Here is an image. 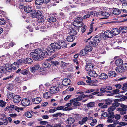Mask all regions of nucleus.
Segmentation results:
<instances>
[{
    "mask_svg": "<svg viewBox=\"0 0 127 127\" xmlns=\"http://www.w3.org/2000/svg\"><path fill=\"white\" fill-rule=\"evenodd\" d=\"M61 113L60 112L57 113L53 115L52 116L53 117H57L59 116L61 117Z\"/></svg>",
    "mask_w": 127,
    "mask_h": 127,
    "instance_id": "nucleus-63",
    "label": "nucleus"
},
{
    "mask_svg": "<svg viewBox=\"0 0 127 127\" xmlns=\"http://www.w3.org/2000/svg\"><path fill=\"white\" fill-rule=\"evenodd\" d=\"M122 69L124 70L127 69V63H126L125 64H123L121 67L120 66L117 67L116 68L115 70L116 71H122Z\"/></svg>",
    "mask_w": 127,
    "mask_h": 127,
    "instance_id": "nucleus-8",
    "label": "nucleus"
},
{
    "mask_svg": "<svg viewBox=\"0 0 127 127\" xmlns=\"http://www.w3.org/2000/svg\"><path fill=\"white\" fill-rule=\"evenodd\" d=\"M15 45V42L12 41L9 44H5L4 46V48L6 49H7L10 47H12Z\"/></svg>",
    "mask_w": 127,
    "mask_h": 127,
    "instance_id": "nucleus-21",
    "label": "nucleus"
},
{
    "mask_svg": "<svg viewBox=\"0 0 127 127\" xmlns=\"http://www.w3.org/2000/svg\"><path fill=\"white\" fill-rule=\"evenodd\" d=\"M62 35L60 34H56V39H60L62 37Z\"/></svg>",
    "mask_w": 127,
    "mask_h": 127,
    "instance_id": "nucleus-61",
    "label": "nucleus"
},
{
    "mask_svg": "<svg viewBox=\"0 0 127 127\" xmlns=\"http://www.w3.org/2000/svg\"><path fill=\"white\" fill-rule=\"evenodd\" d=\"M106 90H111L112 89V87L109 86H105Z\"/></svg>",
    "mask_w": 127,
    "mask_h": 127,
    "instance_id": "nucleus-62",
    "label": "nucleus"
},
{
    "mask_svg": "<svg viewBox=\"0 0 127 127\" xmlns=\"http://www.w3.org/2000/svg\"><path fill=\"white\" fill-rule=\"evenodd\" d=\"M25 115L27 117L31 118L32 116V114L29 112H27L25 113Z\"/></svg>",
    "mask_w": 127,
    "mask_h": 127,
    "instance_id": "nucleus-53",
    "label": "nucleus"
},
{
    "mask_svg": "<svg viewBox=\"0 0 127 127\" xmlns=\"http://www.w3.org/2000/svg\"><path fill=\"white\" fill-rule=\"evenodd\" d=\"M81 98L80 99V97L79 96L78 97L74 98L71 100L70 102V103H74L75 101H81Z\"/></svg>",
    "mask_w": 127,
    "mask_h": 127,
    "instance_id": "nucleus-44",
    "label": "nucleus"
},
{
    "mask_svg": "<svg viewBox=\"0 0 127 127\" xmlns=\"http://www.w3.org/2000/svg\"><path fill=\"white\" fill-rule=\"evenodd\" d=\"M106 90L105 86L102 87L100 89V90L101 92L104 93L105 92Z\"/></svg>",
    "mask_w": 127,
    "mask_h": 127,
    "instance_id": "nucleus-59",
    "label": "nucleus"
},
{
    "mask_svg": "<svg viewBox=\"0 0 127 127\" xmlns=\"http://www.w3.org/2000/svg\"><path fill=\"white\" fill-rule=\"evenodd\" d=\"M78 101H76L73 103V105L75 106H79L81 105V104Z\"/></svg>",
    "mask_w": 127,
    "mask_h": 127,
    "instance_id": "nucleus-57",
    "label": "nucleus"
},
{
    "mask_svg": "<svg viewBox=\"0 0 127 127\" xmlns=\"http://www.w3.org/2000/svg\"><path fill=\"white\" fill-rule=\"evenodd\" d=\"M52 89H50V90H51V92L52 93V94H54L57 93L58 91V88L56 87H52Z\"/></svg>",
    "mask_w": 127,
    "mask_h": 127,
    "instance_id": "nucleus-35",
    "label": "nucleus"
},
{
    "mask_svg": "<svg viewBox=\"0 0 127 127\" xmlns=\"http://www.w3.org/2000/svg\"><path fill=\"white\" fill-rule=\"evenodd\" d=\"M89 75L92 77H96L97 76V74L96 72H89Z\"/></svg>",
    "mask_w": 127,
    "mask_h": 127,
    "instance_id": "nucleus-36",
    "label": "nucleus"
},
{
    "mask_svg": "<svg viewBox=\"0 0 127 127\" xmlns=\"http://www.w3.org/2000/svg\"><path fill=\"white\" fill-rule=\"evenodd\" d=\"M19 66V64L17 62H14L11 65V67L9 66L8 64H6L4 65V66H1L0 67V71H10L14 70L17 69Z\"/></svg>",
    "mask_w": 127,
    "mask_h": 127,
    "instance_id": "nucleus-2",
    "label": "nucleus"
},
{
    "mask_svg": "<svg viewBox=\"0 0 127 127\" xmlns=\"http://www.w3.org/2000/svg\"><path fill=\"white\" fill-rule=\"evenodd\" d=\"M32 101L33 103L37 104L40 103L41 101V98L38 97L33 99Z\"/></svg>",
    "mask_w": 127,
    "mask_h": 127,
    "instance_id": "nucleus-19",
    "label": "nucleus"
},
{
    "mask_svg": "<svg viewBox=\"0 0 127 127\" xmlns=\"http://www.w3.org/2000/svg\"><path fill=\"white\" fill-rule=\"evenodd\" d=\"M109 113L108 114V117H109V118H114L115 117L114 112H111Z\"/></svg>",
    "mask_w": 127,
    "mask_h": 127,
    "instance_id": "nucleus-45",
    "label": "nucleus"
},
{
    "mask_svg": "<svg viewBox=\"0 0 127 127\" xmlns=\"http://www.w3.org/2000/svg\"><path fill=\"white\" fill-rule=\"evenodd\" d=\"M98 43L95 41H91L90 43V45L92 46H93L94 47H95L98 44Z\"/></svg>",
    "mask_w": 127,
    "mask_h": 127,
    "instance_id": "nucleus-50",
    "label": "nucleus"
},
{
    "mask_svg": "<svg viewBox=\"0 0 127 127\" xmlns=\"http://www.w3.org/2000/svg\"><path fill=\"white\" fill-rule=\"evenodd\" d=\"M51 44L50 45V46L48 47L47 48V51L50 52H53L55 51V49L52 47Z\"/></svg>",
    "mask_w": 127,
    "mask_h": 127,
    "instance_id": "nucleus-34",
    "label": "nucleus"
},
{
    "mask_svg": "<svg viewBox=\"0 0 127 127\" xmlns=\"http://www.w3.org/2000/svg\"><path fill=\"white\" fill-rule=\"evenodd\" d=\"M113 93H111V95H113L114 94H117L119 93V90L118 89H116L112 91Z\"/></svg>",
    "mask_w": 127,
    "mask_h": 127,
    "instance_id": "nucleus-54",
    "label": "nucleus"
},
{
    "mask_svg": "<svg viewBox=\"0 0 127 127\" xmlns=\"http://www.w3.org/2000/svg\"><path fill=\"white\" fill-rule=\"evenodd\" d=\"M22 105L24 106H28L30 103V101L29 100L27 99H23L21 101Z\"/></svg>",
    "mask_w": 127,
    "mask_h": 127,
    "instance_id": "nucleus-10",
    "label": "nucleus"
},
{
    "mask_svg": "<svg viewBox=\"0 0 127 127\" xmlns=\"http://www.w3.org/2000/svg\"><path fill=\"white\" fill-rule=\"evenodd\" d=\"M59 42L60 45V48L61 47L64 48L67 47V45L65 42L61 41H59Z\"/></svg>",
    "mask_w": 127,
    "mask_h": 127,
    "instance_id": "nucleus-20",
    "label": "nucleus"
},
{
    "mask_svg": "<svg viewBox=\"0 0 127 127\" xmlns=\"http://www.w3.org/2000/svg\"><path fill=\"white\" fill-rule=\"evenodd\" d=\"M116 109V107L113 105L108 108V112H111L113 111Z\"/></svg>",
    "mask_w": 127,
    "mask_h": 127,
    "instance_id": "nucleus-42",
    "label": "nucleus"
},
{
    "mask_svg": "<svg viewBox=\"0 0 127 127\" xmlns=\"http://www.w3.org/2000/svg\"><path fill=\"white\" fill-rule=\"evenodd\" d=\"M13 85L11 84H9L8 87L7 89L9 90H11L13 88Z\"/></svg>",
    "mask_w": 127,
    "mask_h": 127,
    "instance_id": "nucleus-60",
    "label": "nucleus"
},
{
    "mask_svg": "<svg viewBox=\"0 0 127 127\" xmlns=\"http://www.w3.org/2000/svg\"><path fill=\"white\" fill-rule=\"evenodd\" d=\"M112 100L111 99H108L105 101V104L107 105L110 104L112 102Z\"/></svg>",
    "mask_w": 127,
    "mask_h": 127,
    "instance_id": "nucleus-46",
    "label": "nucleus"
},
{
    "mask_svg": "<svg viewBox=\"0 0 127 127\" xmlns=\"http://www.w3.org/2000/svg\"><path fill=\"white\" fill-rule=\"evenodd\" d=\"M74 39V36L72 35L68 36L67 38V40L69 42H72Z\"/></svg>",
    "mask_w": 127,
    "mask_h": 127,
    "instance_id": "nucleus-29",
    "label": "nucleus"
},
{
    "mask_svg": "<svg viewBox=\"0 0 127 127\" xmlns=\"http://www.w3.org/2000/svg\"><path fill=\"white\" fill-rule=\"evenodd\" d=\"M120 2L122 3V6H125V7L127 8V2H126L127 0H120Z\"/></svg>",
    "mask_w": 127,
    "mask_h": 127,
    "instance_id": "nucleus-39",
    "label": "nucleus"
},
{
    "mask_svg": "<svg viewBox=\"0 0 127 127\" xmlns=\"http://www.w3.org/2000/svg\"><path fill=\"white\" fill-rule=\"evenodd\" d=\"M123 63V61L121 59H117L115 62L116 65L117 66H120L122 65Z\"/></svg>",
    "mask_w": 127,
    "mask_h": 127,
    "instance_id": "nucleus-25",
    "label": "nucleus"
},
{
    "mask_svg": "<svg viewBox=\"0 0 127 127\" xmlns=\"http://www.w3.org/2000/svg\"><path fill=\"white\" fill-rule=\"evenodd\" d=\"M44 2V0H37L35 1V3L37 5H40Z\"/></svg>",
    "mask_w": 127,
    "mask_h": 127,
    "instance_id": "nucleus-43",
    "label": "nucleus"
},
{
    "mask_svg": "<svg viewBox=\"0 0 127 127\" xmlns=\"http://www.w3.org/2000/svg\"><path fill=\"white\" fill-rule=\"evenodd\" d=\"M51 92H46L43 94V97L46 98H49L51 96Z\"/></svg>",
    "mask_w": 127,
    "mask_h": 127,
    "instance_id": "nucleus-26",
    "label": "nucleus"
},
{
    "mask_svg": "<svg viewBox=\"0 0 127 127\" xmlns=\"http://www.w3.org/2000/svg\"><path fill=\"white\" fill-rule=\"evenodd\" d=\"M43 68H40L39 65L38 64H37L35 65L34 67H31L28 68L27 69H26V71H35L38 70L39 71H43Z\"/></svg>",
    "mask_w": 127,
    "mask_h": 127,
    "instance_id": "nucleus-4",
    "label": "nucleus"
},
{
    "mask_svg": "<svg viewBox=\"0 0 127 127\" xmlns=\"http://www.w3.org/2000/svg\"><path fill=\"white\" fill-rule=\"evenodd\" d=\"M95 105V103L94 102H90L87 104V106L88 107H92Z\"/></svg>",
    "mask_w": 127,
    "mask_h": 127,
    "instance_id": "nucleus-52",
    "label": "nucleus"
},
{
    "mask_svg": "<svg viewBox=\"0 0 127 127\" xmlns=\"http://www.w3.org/2000/svg\"><path fill=\"white\" fill-rule=\"evenodd\" d=\"M67 122L69 124H73L75 121L74 119L72 117L69 118L67 119Z\"/></svg>",
    "mask_w": 127,
    "mask_h": 127,
    "instance_id": "nucleus-31",
    "label": "nucleus"
},
{
    "mask_svg": "<svg viewBox=\"0 0 127 127\" xmlns=\"http://www.w3.org/2000/svg\"><path fill=\"white\" fill-rule=\"evenodd\" d=\"M86 12L87 14L83 16V18L84 19L89 18L91 15L96 16L98 14L97 12L96 11H86Z\"/></svg>",
    "mask_w": 127,
    "mask_h": 127,
    "instance_id": "nucleus-5",
    "label": "nucleus"
},
{
    "mask_svg": "<svg viewBox=\"0 0 127 127\" xmlns=\"http://www.w3.org/2000/svg\"><path fill=\"white\" fill-rule=\"evenodd\" d=\"M74 26L77 27H81V31L82 33H83L87 29V27L84 25H75L73 24Z\"/></svg>",
    "mask_w": 127,
    "mask_h": 127,
    "instance_id": "nucleus-18",
    "label": "nucleus"
},
{
    "mask_svg": "<svg viewBox=\"0 0 127 127\" xmlns=\"http://www.w3.org/2000/svg\"><path fill=\"white\" fill-rule=\"evenodd\" d=\"M51 45L52 47H54L55 49H60V44H59V41L57 43H54L51 44Z\"/></svg>",
    "mask_w": 127,
    "mask_h": 127,
    "instance_id": "nucleus-16",
    "label": "nucleus"
},
{
    "mask_svg": "<svg viewBox=\"0 0 127 127\" xmlns=\"http://www.w3.org/2000/svg\"><path fill=\"white\" fill-rule=\"evenodd\" d=\"M69 31V33L71 34V35L74 36L76 35L77 34V32L76 30L73 29H70Z\"/></svg>",
    "mask_w": 127,
    "mask_h": 127,
    "instance_id": "nucleus-32",
    "label": "nucleus"
},
{
    "mask_svg": "<svg viewBox=\"0 0 127 127\" xmlns=\"http://www.w3.org/2000/svg\"><path fill=\"white\" fill-rule=\"evenodd\" d=\"M71 83V80L68 79H65L63 80L62 82V84L64 86H67L70 85Z\"/></svg>",
    "mask_w": 127,
    "mask_h": 127,
    "instance_id": "nucleus-12",
    "label": "nucleus"
},
{
    "mask_svg": "<svg viewBox=\"0 0 127 127\" xmlns=\"http://www.w3.org/2000/svg\"><path fill=\"white\" fill-rule=\"evenodd\" d=\"M127 89V83H125L123 84L122 88V89L124 90L123 91H122V92L124 93V92H125V91H124Z\"/></svg>",
    "mask_w": 127,
    "mask_h": 127,
    "instance_id": "nucleus-55",
    "label": "nucleus"
},
{
    "mask_svg": "<svg viewBox=\"0 0 127 127\" xmlns=\"http://www.w3.org/2000/svg\"><path fill=\"white\" fill-rule=\"evenodd\" d=\"M120 31L123 33H125L127 32V27H121L119 28Z\"/></svg>",
    "mask_w": 127,
    "mask_h": 127,
    "instance_id": "nucleus-24",
    "label": "nucleus"
},
{
    "mask_svg": "<svg viewBox=\"0 0 127 127\" xmlns=\"http://www.w3.org/2000/svg\"><path fill=\"white\" fill-rule=\"evenodd\" d=\"M13 100L15 103H17L21 101V98L19 96L16 95L13 97Z\"/></svg>",
    "mask_w": 127,
    "mask_h": 127,
    "instance_id": "nucleus-13",
    "label": "nucleus"
},
{
    "mask_svg": "<svg viewBox=\"0 0 127 127\" xmlns=\"http://www.w3.org/2000/svg\"><path fill=\"white\" fill-rule=\"evenodd\" d=\"M87 118L86 117L84 118L82 121H80L79 122V124L81 125L83 124L87 120Z\"/></svg>",
    "mask_w": 127,
    "mask_h": 127,
    "instance_id": "nucleus-47",
    "label": "nucleus"
},
{
    "mask_svg": "<svg viewBox=\"0 0 127 127\" xmlns=\"http://www.w3.org/2000/svg\"><path fill=\"white\" fill-rule=\"evenodd\" d=\"M6 102H4L3 100H0V106L1 107H4L6 104Z\"/></svg>",
    "mask_w": 127,
    "mask_h": 127,
    "instance_id": "nucleus-56",
    "label": "nucleus"
},
{
    "mask_svg": "<svg viewBox=\"0 0 127 127\" xmlns=\"http://www.w3.org/2000/svg\"><path fill=\"white\" fill-rule=\"evenodd\" d=\"M111 31L113 36L117 35L119 34L120 33L119 30L117 28L113 29H112Z\"/></svg>",
    "mask_w": 127,
    "mask_h": 127,
    "instance_id": "nucleus-15",
    "label": "nucleus"
},
{
    "mask_svg": "<svg viewBox=\"0 0 127 127\" xmlns=\"http://www.w3.org/2000/svg\"><path fill=\"white\" fill-rule=\"evenodd\" d=\"M121 108H118L117 109V111L120 112V114L121 115H124L126 113L127 110V106L124 104H121L120 105Z\"/></svg>",
    "mask_w": 127,
    "mask_h": 127,
    "instance_id": "nucleus-3",
    "label": "nucleus"
},
{
    "mask_svg": "<svg viewBox=\"0 0 127 127\" xmlns=\"http://www.w3.org/2000/svg\"><path fill=\"white\" fill-rule=\"evenodd\" d=\"M97 13L98 14L96 16L98 17L101 15V16H103L105 17L104 18H107L110 15L107 12L101 11L99 12H97Z\"/></svg>",
    "mask_w": 127,
    "mask_h": 127,
    "instance_id": "nucleus-9",
    "label": "nucleus"
},
{
    "mask_svg": "<svg viewBox=\"0 0 127 127\" xmlns=\"http://www.w3.org/2000/svg\"><path fill=\"white\" fill-rule=\"evenodd\" d=\"M42 65L44 68L50 67V64L48 63H44L42 64Z\"/></svg>",
    "mask_w": 127,
    "mask_h": 127,
    "instance_id": "nucleus-51",
    "label": "nucleus"
},
{
    "mask_svg": "<svg viewBox=\"0 0 127 127\" xmlns=\"http://www.w3.org/2000/svg\"><path fill=\"white\" fill-rule=\"evenodd\" d=\"M59 64V62L58 61H52L51 62V65L53 66H55L58 65Z\"/></svg>",
    "mask_w": 127,
    "mask_h": 127,
    "instance_id": "nucleus-48",
    "label": "nucleus"
},
{
    "mask_svg": "<svg viewBox=\"0 0 127 127\" xmlns=\"http://www.w3.org/2000/svg\"><path fill=\"white\" fill-rule=\"evenodd\" d=\"M94 24L93 22H92L90 26V29L89 31V32L87 33V34L88 35L90 34H91L92 32H93V25Z\"/></svg>",
    "mask_w": 127,
    "mask_h": 127,
    "instance_id": "nucleus-33",
    "label": "nucleus"
},
{
    "mask_svg": "<svg viewBox=\"0 0 127 127\" xmlns=\"http://www.w3.org/2000/svg\"><path fill=\"white\" fill-rule=\"evenodd\" d=\"M86 82L87 83H89V85H92V84L94 83L95 82L94 81L88 80H86Z\"/></svg>",
    "mask_w": 127,
    "mask_h": 127,
    "instance_id": "nucleus-64",
    "label": "nucleus"
},
{
    "mask_svg": "<svg viewBox=\"0 0 127 127\" xmlns=\"http://www.w3.org/2000/svg\"><path fill=\"white\" fill-rule=\"evenodd\" d=\"M32 59L30 58H27L25 59L24 61V63L27 64L32 63Z\"/></svg>",
    "mask_w": 127,
    "mask_h": 127,
    "instance_id": "nucleus-28",
    "label": "nucleus"
},
{
    "mask_svg": "<svg viewBox=\"0 0 127 127\" xmlns=\"http://www.w3.org/2000/svg\"><path fill=\"white\" fill-rule=\"evenodd\" d=\"M47 54V51H46L45 53L43 50L38 49L35 50L34 52L31 53L30 56L35 60H41L44 57L45 54Z\"/></svg>",
    "mask_w": 127,
    "mask_h": 127,
    "instance_id": "nucleus-1",
    "label": "nucleus"
},
{
    "mask_svg": "<svg viewBox=\"0 0 127 127\" xmlns=\"http://www.w3.org/2000/svg\"><path fill=\"white\" fill-rule=\"evenodd\" d=\"M6 21L4 19H0V24L1 25H4L6 23Z\"/></svg>",
    "mask_w": 127,
    "mask_h": 127,
    "instance_id": "nucleus-58",
    "label": "nucleus"
},
{
    "mask_svg": "<svg viewBox=\"0 0 127 127\" xmlns=\"http://www.w3.org/2000/svg\"><path fill=\"white\" fill-rule=\"evenodd\" d=\"M32 8L30 5H27L24 6V10L25 12L29 13L32 10Z\"/></svg>",
    "mask_w": 127,
    "mask_h": 127,
    "instance_id": "nucleus-14",
    "label": "nucleus"
},
{
    "mask_svg": "<svg viewBox=\"0 0 127 127\" xmlns=\"http://www.w3.org/2000/svg\"><path fill=\"white\" fill-rule=\"evenodd\" d=\"M94 65L91 63H88L86 66V69L88 71H95L93 70Z\"/></svg>",
    "mask_w": 127,
    "mask_h": 127,
    "instance_id": "nucleus-7",
    "label": "nucleus"
},
{
    "mask_svg": "<svg viewBox=\"0 0 127 127\" xmlns=\"http://www.w3.org/2000/svg\"><path fill=\"white\" fill-rule=\"evenodd\" d=\"M104 33H101L100 36L96 35L93 38V40L95 42L99 43L101 39H104Z\"/></svg>",
    "mask_w": 127,
    "mask_h": 127,
    "instance_id": "nucleus-6",
    "label": "nucleus"
},
{
    "mask_svg": "<svg viewBox=\"0 0 127 127\" xmlns=\"http://www.w3.org/2000/svg\"><path fill=\"white\" fill-rule=\"evenodd\" d=\"M108 77V76L105 73H102L99 76V78L103 80L107 79Z\"/></svg>",
    "mask_w": 127,
    "mask_h": 127,
    "instance_id": "nucleus-22",
    "label": "nucleus"
},
{
    "mask_svg": "<svg viewBox=\"0 0 127 127\" xmlns=\"http://www.w3.org/2000/svg\"><path fill=\"white\" fill-rule=\"evenodd\" d=\"M48 21L50 23L54 22L56 21V18L54 17H50L48 19Z\"/></svg>",
    "mask_w": 127,
    "mask_h": 127,
    "instance_id": "nucleus-38",
    "label": "nucleus"
},
{
    "mask_svg": "<svg viewBox=\"0 0 127 127\" xmlns=\"http://www.w3.org/2000/svg\"><path fill=\"white\" fill-rule=\"evenodd\" d=\"M87 52L86 50L85 49L81 50L79 53V54L80 55L83 56L85 55Z\"/></svg>",
    "mask_w": 127,
    "mask_h": 127,
    "instance_id": "nucleus-37",
    "label": "nucleus"
},
{
    "mask_svg": "<svg viewBox=\"0 0 127 127\" xmlns=\"http://www.w3.org/2000/svg\"><path fill=\"white\" fill-rule=\"evenodd\" d=\"M111 12L113 14L116 15H118L120 13V10L117 8H113Z\"/></svg>",
    "mask_w": 127,
    "mask_h": 127,
    "instance_id": "nucleus-17",
    "label": "nucleus"
},
{
    "mask_svg": "<svg viewBox=\"0 0 127 127\" xmlns=\"http://www.w3.org/2000/svg\"><path fill=\"white\" fill-rule=\"evenodd\" d=\"M40 12V11H38L37 13L35 10H33L31 14L32 17L34 18H36L37 16V13H39Z\"/></svg>",
    "mask_w": 127,
    "mask_h": 127,
    "instance_id": "nucleus-27",
    "label": "nucleus"
},
{
    "mask_svg": "<svg viewBox=\"0 0 127 127\" xmlns=\"http://www.w3.org/2000/svg\"><path fill=\"white\" fill-rule=\"evenodd\" d=\"M115 72H109V76L111 77H114L116 76V73Z\"/></svg>",
    "mask_w": 127,
    "mask_h": 127,
    "instance_id": "nucleus-49",
    "label": "nucleus"
},
{
    "mask_svg": "<svg viewBox=\"0 0 127 127\" xmlns=\"http://www.w3.org/2000/svg\"><path fill=\"white\" fill-rule=\"evenodd\" d=\"M37 23H38V25H40L41 24H42L43 23H45L44 22V19L41 18L40 19H38L37 20Z\"/></svg>",
    "mask_w": 127,
    "mask_h": 127,
    "instance_id": "nucleus-40",
    "label": "nucleus"
},
{
    "mask_svg": "<svg viewBox=\"0 0 127 127\" xmlns=\"http://www.w3.org/2000/svg\"><path fill=\"white\" fill-rule=\"evenodd\" d=\"M85 49L87 51V52L91 51L92 49V48L91 46L90 45L87 46L85 47Z\"/></svg>",
    "mask_w": 127,
    "mask_h": 127,
    "instance_id": "nucleus-41",
    "label": "nucleus"
},
{
    "mask_svg": "<svg viewBox=\"0 0 127 127\" xmlns=\"http://www.w3.org/2000/svg\"><path fill=\"white\" fill-rule=\"evenodd\" d=\"M113 36L112 32L111 31L107 30L104 33V38L106 37L108 38H110L112 37Z\"/></svg>",
    "mask_w": 127,
    "mask_h": 127,
    "instance_id": "nucleus-11",
    "label": "nucleus"
},
{
    "mask_svg": "<svg viewBox=\"0 0 127 127\" xmlns=\"http://www.w3.org/2000/svg\"><path fill=\"white\" fill-rule=\"evenodd\" d=\"M83 20L82 18L81 17H77L74 20V22L77 23L78 24L80 23L81 25H82L83 23L82 22Z\"/></svg>",
    "mask_w": 127,
    "mask_h": 127,
    "instance_id": "nucleus-23",
    "label": "nucleus"
},
{
    "mask_svg": "<svg viewBox=\"0 0 127 127\" xmlns=\"http://www.w3.org/2000/svg\"><path fill=\"white\" fill-rule=\"evenodd\" d=\"M89 97V99H91L93 97L92 95H80L79 96V97H80V99L81 98V100L82 99H83L85 97Z\"/></svg>",
    "mask_w": 127,
    "mask_h": 127,
    "instance_id": "nucleus-30",
    "label": "nucleus"
}]
</instances>
